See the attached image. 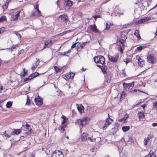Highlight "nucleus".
<instances>
[{"instance_id": "obj_50", "label": "nucleus", "mask_w": 157, "mask_h": 157, "mask_svg": "<svg viewBox=\"0 0 157 157\" xmlns=\"http://www.w3.org/2000/svg\"><path fill=\"white\" fill-rule=\"evenodd\" d=\"M4 136L5 137H7L8 138H9L10 137V136L7 134H6V131H5L4 132Z\"/></svg>"}, {"instance_id": "obj_14", "label": "nucleus", "mask_w": 157, "mask_h": 157, "mask_svg": "<svg viewBox=\"0 0 157 157\" xmlns=\"http://www.w3.org/2000/svg\"><path fill=\"white\" fill-rule=\"evenodd\" d=\"M150 19L151 18L150 17H146L143 18L138 21V23H137V24L141 23L143 22L146 21H148L150 20Z\"/></svg>"}, {"instance_id": "obj_48", "label": "nucleus", "mask_w": 157, "mask_h": 157, "mask_svg": "<svg viewBox=\"0 0 157 157\" xmlns=\"http://www.w3.org/2000/svg\"><path fill=\"white\" fill-rule=\"evenodd\" d=\"M36 59L37 61L36 62L35 64L36 65H37V66H38V65L39 64V63L40 62V60L39 59Z\"/></svg>"}, {"instance_id": "obj_17", "label": "nucleus", "mask_w": 157, "mask_h": 157, "mask_svg": "<svg viewBox=\"0 0 157 157\" xmlns=\"http://www.w3.org/2000/svg\"><path fill=\"white\" fill-rule=\"evenodd\" d=\"M87 135L86 133H83L81 137V139L82 141H84L87 140Z\"/></svg>"}, {"instance_id": "obj_22", "label": "nucleus", "mask_w": 157, "mask_h": 157, "mask_svg": "<svg viewBox=\"0 0 157 157\" xmlns=\"http://www.w3.org/2000/svg\"><path fill=\"white\" fill-rule=\"evenodd\" d=\"M155 155L153 151H150L149 154L145 157H155Z\"/></svg>"}, {"instance_id": "obj_52", "label": "nucleus", "mask_w": 157, "mask_h": 157, "mask_svg": "<svg viewBox=\"0 0 157 157\" xmlns=\"http://www.w3.org/2000/svg\"><path fill=\"white\" fill-rule=\"evenodd\" d=\"M143 49V47L142 46H140L137 48V49L138 50L140 51Z\"/></svg>"}, {"instance_id": "obj_35", "label": "nucleus", "mask_w": 157, "mask_h": 157, "mask_svg": "<svg viewBox=\"0 0 157 157\" xmlns=\"http://www.w3.org/2000/svg\"><path fill=\"white\" fill-rule=\"evenodd\" d=\"M153 108L157 110V101L153 103Z\"/></svg>"}, {"instance_id": "obj_32", "label": "nucleus", "mask_w": 157, "mask_h": 157, "mask_svg": "<svg viewBox=\"0 0 157 157\" xmlns=\"http://www.w3.org/2000/svg\"><path fill=\"white\" fill-rule=\"evenodd\" d=\"M23 73L22 74V77H24L27 75V71H26L25 68L23 69Z\"/></svg>"}, {"instance_id": "obj_21", "label": "nucleus", "mask_w": 157, "mask_h": 157, "mask_svg": "<svg viewBox=\"0 0 157 157\" xmlns=\"http://www.w3.org/2000/svg\"><path fill=\"white\" fill-rule=\"evenodd\" d=\"M90 29L91 30L95 33H97L98 31L96 28L95 25H91L90 26Z\"/></svg>"}, {"instance_id": "obj_8", "label": "nucleus", "mask_w": 157, "mask_h": 157, "mask_svg": "<svg viewBox=\"0 0 157 157\" xmlns=\"http://www.w3.org/2000/svg\"><path fill=\"white\" fill-rule=\"evenodd\" d=\"M52 157H64L63 154L61 151H56L52 154Z\"/></svg>"}, {"instance_id": "obj_40", "label": "nucleus", "mask_w": 157, "mask_h": 157, "mask_svg": "<svg viewBox=\"0 0 157 157\" xmlns=\"http://www.w3.org/2000/svg\"><path fill=\"white\" fill-rule=\"evenodd\" d=\"M5 27H2L0 28V34H1L3 33L5 31Z\"/></svg>"}, {"instance_id": "obj_33", "label": "nucleus", "mask_w": 157, "mask_h": 157, "mask_svg": "<svg viewBox=\"0 0 157 157\" xmlns=\"http://www.w3.org/2000/svg\"><path fill=\"white\" fill-rule=\"evenodd\" d=\"M54 68L55 69V71L56 72V73H58L61 70V69L59 68V67L56 66H55L54 67Z\"/></svg>"}, {"instance_id": "obj_11", "label": "nucleus", "mask_w": 157, "mask_h": 157, "mask_svg": "<svg viewBox=\"0 0 157 157\" xmlns=\"http://www.w3.org/2000/svg\"><path fill=\"white\" fill-rule=\"evenodd\" d=\"M42 100V99L39 96H37V98H35L34 99L36 105L38 106H40L42 104L43 102Z\"/></svg>"}, {"instance_id": "obj_15", "label": "nucleus", "mask_w": 157, "mask_h": 157, "mask_svg": "<svg viewBox=\"0 0 157 157\" xmlns=\"http://www.w3.org/2000/svg\"><path fill=\"white\" fill-rule=\"evenodd\" d=\"M59 19H60L62 21H67L68 20V17L65 14H63L60 15L59 17Z\"/></svg>"}, {"instance_id": "obj_6", "label": "nucleus", "mask_w": 157, "mask_h": 157, "mask_svg": "<svg viewBox=\"0 0 157 157\" xmlns=\"http://www.w3.org/2000/svg\"><path fill=\"white\" fill-rule=\"evenodd\" d=\"M108 58L109 60L114 63H116L118 59L119 55L116 54L113 56L109 55Z\"/></svg>"}, {"instance_id": "obj_54", "label": "nucleus", "mask_w": 157, "mask_h": 157, "mask_svg": "<svg viewBox=\"0 0 157 157\" xmlns=\"http://www.w3.org/2000/svg\"><path fill=\"white\" fill-rule=\"evenodd\" d=\"M77 44V43H75L74 44L71 46V48H74L76 44Z\"/></svg>"}, {"instance_id": "obj_30", "label": "nucleus", "mask_w": 157, "mask_h": 157, "mask_svg": "<svg viewBox=\"0 0 157 157\" xmlns=\"http://www.w3.org/2000/svg\"><path fill=\"white\" fill-rule=\"evenodd\" d=\"M12 104V103L11 101H8L6 104V107L7 108H10Z\"/></svg>"}, {"instance_id": "obj_20", "label": "nucleus", "mask_w": 157, "mask_h": 157, "mask_svg": "<svg viewBox=\"0 0 157 157\" xmlns=\"http://www.w3.org/2000/svg\"><path fill=\"white\" fill-rule=\"evenodd\" d=\"M61 117L63 119V122L62 124L65 126L66 127L67 124V118H66V117L64 115H62Z\"/></svg>"}, {"instance_id": "obj_26", "label": "nucleus", "mask_w": 157, "mask_h": 157, "mask_svg": "<svg viewBox=\"0 0 157 157\" xmlns=\"http://www.w3.org/2000/svg\"><path fill=\"white\" fill-rule=\"evenodd\" d=\"M130 129L129 126H124L122 128V130L124 132H126Z\"/></svg>"}, {"instance_id": "obj_51", "label": "nucleus", "mask_w": 157, "mask_h": 157, "mask_svg": "<svg viewBox=\"0 0 157 157\" xmlns=\"http://www.w3.org/2000/svg\"><path fill=\"white\" fill-rule=\"evenodd\" d=\"M26 104L28 105H29L30 104V101L28 97H27V102Z\"/></svg>"}, {"instance_id": "obj_5", "label": "nucleus", "mask_w": 157, "mask_h": 157, "mask_svg": "<svg viewBox=\"0 0 157 157\" xmlns=\"http://www.w3.org/2000/svg\"><path fill=\"white\" fill-rule=\"evenodd\" d=\"M136 59L138 61V64L139 66L142 67L145 64V60L142 58L141 57H140L139 56H136Z\"/></svg>"}, {"instance_id": "obj_58", "label": "nucleus", "mask_w": 157, "mask_h": 157, "mask_svg": "<svg viewBox=\"0 0 157 157\" xmlns=\"http://www.w3.org/2000/svg\"><path fill=\"white\" fill-rule=\"evenodd\" d=\"M59 129H61V130H62L63 131H64L65 130L64 128V126L63 127H59Z\"/></svg>"}, {"instance_id": "obj_7", "label": "nucleus", "mask_w": 157, "mask_h": 157, "mask_svg": "<svg viewBox=\"0 0 157 157\" xmlns=\"http://www.w3.org/2000/svg\"><path fill=\"white\" fill-rule=\"evenodd\" d=\"M113 121V120L110 118L108 117L105 121V125L103 127V129H106L107 127Z\"/></svg>"}, {"instance_id": "obj_37", "label": "nucleus", "mask_w": 157, "mask_h": 157, "mask_svg": "<svg viewBox=\"0 0 157 157\" xmlns=\"http://www.w3.org/2000/svg\"><path fill=\"white\" fill-rule=\"evenodd\" d=\"M13 33L17 36L19 39H21V36L20 34L17 33V32H14Z\"/></svg>"}, {"instance_id": "obj_43", "label": "nucleus", "mask_w": 157, "mask_h": 157, "mask_svg": "<svg viewBox=\"0 0 157 157\" xmlns=\"http://www.w3.org/2000/svg\"><path fill=\"white\" fill-rule=\"evenodd\" d=\"M96 20L98 18L101 17V16L100 15L93 16L92 17Z\"/></svg>"}, {"instance_id": "obj_49", "label": "nucleus", "mask_w": 157, "mask_h": 157, "mask_svg": "<svg viewBox=\"0 0 157 157\" xmlns=\"http://www.w3.org/2000/svg\"><path fill=\"white\" fill-rule=\"evenodd\" d=\"M119 49L121 53H122L123 52V49L122 48L121 45H120L119 46Z\"/></svg>"}, {"instance_id": "obj_4", "label": "nucleus", "mask_w": 157, "mask_h": 157, "mask_svg": "<svg viewBox=\"0 0 157 157\" xmlns=\"http://www.w3.org/2000/svg\"><path fill=\"white\" fill-rule=\"evenodd\" d=\"M147 59V61L150 63H154L157 62L156 58L152 55H148Z\"/></svg>"}, {"instance_id": "obj_63", "label": "nucleus", "mask_w": 157, "mask_h": 157, "mask_svg": "<svg viewBox=\"0 0 157 157\" xmlns=\"http://www.w3.org/2000/svg\"><path fill=\"white\" fill-rule=\"evenodd\" d=\"M11 0H7L6 1V3H7V4H9V3L10 2Z\"/></svg>"}, {"instance_id": "obj_61", "label": "nucleus", "mask_w": 157, "mask_h": 157, "mask_svg": "<svg viewBox=\"0 0 157 157\" xmlns=\"http://www.w3.org/2000/svg\"><path fill=\"white\" fill-rule=\"evenodd\" d=\"M3 90L2 86H0V93H1L2 90Z\"/></svg>"}, {"instance_id": "obj_29", "label": "nucleus", "mask_w": 157, "mask_h": 157, "mask_svg": "<svg viewBox=\"0 0 157 157\" xmlns=\"http://www.w3.org/2000/svg\"><path fill=\"white\" fill-rule=\"evenodd\" d=\"M96 139H100V138L99 137H97L96 138H93V136H92V138L90 137H88L87 138V139L90 140L91 142H94V141H95Z\"/></svg>"}, {"instance_id": "obj_19", "label": "nucleus", "mask_w": 157, "mask_h": 157, "mask_svg": "<svg viewBox=\"0 0 157 157\" xmlns=\"http://www.w3.org/2000/svg\"><path fill=\"white\" fill-rule=\"evenodd\" d=\"M137 116L139 118V121H140L141 119H143L145 117L144 113L143 112H139L137 114Z\"/></svg>"}, {"instance_id": "obj_41", "label": "nucleus", "mask_w": 157, "mask_h": 157, "mask_svg": "<svg viewBox=\"0 0 157 157\" xmlns=\"http://www.w3.org/2000/svg\"><path fill=\"white\" fill-rule=\"evenodd\" d=\"M153 136L151 134H149L148 135L147 137V138L148 140H149L150 139L152 138L153 137Z\"/></svg>"}, {"instance_id": "obj_53", "label": "nucleus", "mask_w": 157, "mask_h": 157, "mask_svg": "<svg viewBox=\"0 0 157 157\" xmlns=\"http://www.w3.org/2000/svg\"><path fill=\"white\" fill-rule=\"evenodd\" d=\"M125 62L126 65H127L129 62H130V60L129 59H127L126 61H124Z\"/></svg>"}, {"instance_id": "obj_12", "label": "nucleus", "mask_w": 157, "mask_h": 157, "mask_svg": "<svg viewBox=\"0 0 157 157\" xmlns=\"http://www.w3.org/2000/svg\"><path fill=\"white\" fill-rule=\"evenodd\" d=\"M134 86V82H132L129 83H123V86L125 89H129L130 87H133Z\"/></svg>"}, {"instance_id": "obj_42", "label": "nucleus", "mask_w": 157, "mask_h": 157, "mask_svg": "<svg viewBox=\"0 0 157 157\" xmlns=\"http://www.w3.org/2000/svg\"><path fill=\"white\" fill-rule=\"evenodd\" d=\"M36 11H33L31 14V16L32 17H34L37 15V14Z\"/></svg>"}, {"instance_id": "obj_57", "label": "nucleus", "mask_w": 157, "mask_h": 157, "mask_svg": "<svg viewBox=\"0 0 157 157\" xmlns=\"http://www.w3.org/2000/svg\"><path fill=\"white\" fill-rule=\"evenodd\" d=\"M34 8L36 10H37L38 9H39L38 4L36 5V6H34Z\"/></svg>"}, {"instance_id": "obj_13", "label": "nucleus", "mask_w": 157, "mask_h": 157, "mask_svg": "<svg viewBox=\"0 0 157 157\" xmlns=\"http://www.w3.org/2000/svg\"><path fill=\"white\" fill-rule=\"evenodd\" d=\"M97 66L100 68L101 69L102 72L104 74H107V67L105 65L101 66L100 65H97Z\"/></svg>"}, {"instance_id": "obj_9", "label": "nucleus", "mask_w": 157, "mask_h": 157, "mask_svg": "<svg viewBox=\"0 0 157 157\" xmlns=\"http://www.w3.org/2000/svg\"><path fill=\"white\" fill-rule=\"evenodd\" d=\"M72 4V2L71 1L69 0L66 1L64 4L65 9L66 10L69 9L71 7Z\"/></svg>"}, {"instance_id": "obj_59", "label": "nucleus", "mask_w": 157, "mask_h": 157, "mask_svg": "<svg viewBox=\"0 0 157 157\" xmlns=\"http://www.w3.org/2000/svg\"><path fill=\"white\" fill-rule=\"evenodd\" d=\"M26 128H31L30 125L28 124H26L25 125Z\"/></svg>"}, {"instance_id": "obj_45", "label": "nucleus", "mask_w": 157, "mask_h": 157, "mask_svg": "<svg viewBox=\"0 0 157 157\" xmlns=\"http://www.w3.org/2000/svg\"><path fill=\"white\" fill-rule=\"evenodd\" d=\"M37 11V16L38 17H40L41 16V12L39 10V9H38L36 10Z\"/></svg>"}, {"instance_id": "obj_47", "label": "nucleus", "mask_w": 157, "mask_h": 157, "mask_svg": "<svg viewBox=\"0 0 157 157\" xmlns=\"http://www.w3.org/2000/svg\"><path fill=\"white\" fill-rule=\"evenodd\" d=\"M110 28V26H109L108 23H106V28L105 29V30H108Z\"/></svg>"}, {"instance_id": "obj_2", "label": "nucleus", "mask_w": 157, "mask_h": 157, "mask_svg": "<svg viewBox=\"0 0 157 157\" xmlns=\"http://www.w3.org/2000/svg\"><path fill=\"white\" fill-rule=\"evenodd\" d=\"M88 118L87 117H82L77 119V122L79 125H81L82 126H84L87 124Z\"/></svg>"}, {"instance_id": "obj_16", "label": "nucleus", "mask_w": 157, "mask_h": 157, "mask_svg": "<svg viewBox=\"0 0 157 157\" xmlns=\"http://www.w3.org/2000/svg\"><path fill=\"white\" fill-rule=\"evenodd\" d=\"M121 40L124 41H125L127 38V36H126V33L125 32H122L121 33Z\"/></svg>"}, {"instance_id": "obj_25", "label": "nucleus", "mask_w": 157, "mask_h": 157, "mask_svg": "<svg viewBox=\"0 0 157 157\" xmlns=\"http://www.w3.org/2000/svg\"><path fill=\"white\" fill-rule=\"evenodd\" d=\"M78 106L77 109L79 112L80 113H82L83 111V106L82 105H81L80 106H78V105L77 104Z\"/></svg>"}, {"instance_id": "obj_64", "label": "nucleus", "mask_w": 157, "mask_h": 157, "mask_svg": "<svg viewBox=\"0 0 157 157\" xmlns=\"http://www.w3.org/2000/svg\"><path fill=\"white\" fill-rule=\"evenodd\" d=\"M121 44L123 46H125V45L124 44V42H122V43H121Z\"/></svg>"}, {"instance_id": "obj_10", "label": "nucleus", "mask_w": 157, "mask_h": 157, "mask_svg": "<svg viewBox=\"0 0 157 157\" xmlns=\"http://www.w3.org/2000/svg\"><path fill=\"white\" fill-rule=\"evenodd\" d=\"M20 12L21 11L19 10L17 12L15 13L14 14H13L11 15L12 20L14 21H17L18 19V17L19 16V14Z\"/></svg>"}, {"instance_id": "obj_62", "label": "nucleus", "mask_w": 157, "mask_h": 157, "mask_svg": "<svg viewBox=\"0 0 157 157\" xmlns=\"http://www.w3.org/2000/svg\"><path fill=\"white\" fill-rule=\"evenodd\" d=\"M123 73V74L124 75V76H125L126 75V73L125 72V70H122Z\"/></svg>"}, {"instance_id": "obj_27", "label": "nucleus", "mask_w": 157, "mask_h": 157, "mask_svg": "<svg viewBox=\"0 0 157 157\" xmlns=\"http://www.w3.org/2000/svg\"><path fill=\"white\" fill-rule=\"evenodd\" d=\"M26 129L28 131L25 132L26 134L27 135L30 134L31 132L32 131V129L31 128H26Z\"/></svg>"}, {"instance_id": "obj_18", "label": "nucleus", "mask_w": 157, "mask_h": 157, "mask_svg": "<svg viewBox=\"0 0 157 157\" xmlns=\"http://www.w3.org/2000/svg\"><path fill=\"white\" fill-rule=\"evenodd\" d=\"M21 132V129H14L13 131L12 132L11 135H18Z\"/></svg>"}, {"instance_id": "obj_55", "label": "nucleus", "mask_w": 157, "mask_h": 157, "mask_svg": "<svg viewBox=\"0 0 157 157\" xmlns=\"http://www.w3.org/2000/svg\"><path fill=\"white\" fill-rule=\"evenodd\" d=\"M146 106H147V105L146 104H144L141 106V107H143V109H144L146 107Z\"/></svg>"}, {"instance_id": "obj_44", "label": "nucleus", "mask_w": 157, "mask_h": 157, "mask_svg": "<svg viewBox=\"0 0 157 157\" xmlns=\"http://www.w3.org/2000/svg\"><path fill=\"white\" fill-rule=\"evenodd\" d=\"M149 140L147 138L145 139L144 140V144L145 145H147V142Z\"/></svg>"}, {"instance_id": "obj_39", "label": "nucleus", "mask_w": 157, "mask_h": 157, "mask_svg": "<svg viewBox=\"0 0 157 157\" xmlns=\"http://www.w3.org/2000/svg\"><path fill=\"white\" fill-rule=\"evenodd\" d=\"M18 47V44L13 45L11 48V50H13L14 49L16 48L17 47Z\"/></svg>"}, {"instance_id": "obj_28", "label": "nucleus", "mask_w": 157, "mask_h": 157, "mask_svg": "<svg viewBox=\"0 0 157 157\" xmlns=\"http://www.w3.org/2000/svg\"><path fill=\"white\" fill-rule=\"evenodd\" d=\"M6 17L5 16H2L0 17V22H2L3 21H6Z\"/></svg>"}, {"instance_id": "obj_1", "label": "nucleus", "mask_w": 157, "mask_h": 157, "mask_svg": "<svg viewBox=\"0 0 157 157\" xmlns=\"http://www.w3.org/2000/svg\"><path fill=\"white\" fill-rule=\"evenodd\" d=\"M94 60L96 63L101 64L102 65L104 63L105 61L104 57L101 56H95L94 58Z\"/></svg>"}, {"instance_id": "obj_46", "label": "nucleus", "mask_w": 157, "mask_h": 157, "mask_svg": "<svg viewBox=\"0 0 157 157\" xmlns=\"http://www.w3.org/2000/svg\"><path fill=\"white\" fill-rule=\"evenodd\" d=\"M37 67V65H36L35 64L33 65L32 67V69L33 70H35Z\"/></svg>"}, {"instance_id": "obj_60", "label": "nucleus", "mask_w": 157, "mask_h": 157, "mask_svg": "<svg viewBox=\"0 0 157 157\" xmlns=\"http://www.w3.org/2000/svg\"><path fill=\"white\" fill-rule=\"evenodd\" d=\"M67 52H64L62 53V55H66L67 54Z\"/></svg>"}, {"instance_id": "obj_3", "label": "nucleus", "mask_w": 157, "mask_h": 157, "mask_svg": "<svg viewBox=\"0 0 157 157\" xmlns=\"http://www.w3.org/2000/svg\"><path fill=\"white\" fill-rule=\"evenodd\" d=\"M52 44V40H47L44 42V45L43 48H39V47H37L36 48V51H40L43 50L46 47H49Z\"/></svg>"}, {"instance_id": "obj_23", "label": "nucleus", "mask_w": 157, "mask_h": 157, "mask_svg": "<svg viewBox=\"0 0 157 157\" xmlns=\"http://www.w3.org/2000/svg\"><path fill=\"white\" fill-rule=\"evenodd\" d=\"M75 75V74H74L73 73L71 72L69 73V74H68L67 75V76H66V78L67 79H68L70 78L72 79L74 77Z\"/></svg>"}, {"instance_id": "obj_34", "label": "nucleus", "mask_w": 157, "mask_h": 157, "mask_svg": "<svg viewBox=\"0 0 157 157\" xmlns=\"http://www.w3.org/2000/svg\"><path fill=\"white\" fill-rule=\"evenodd\" d=\"M127 117L126 118H125V117H124L123 118H122L120 120H119L118 121L120 122H124L126 120V119L128 117V115H126Z\"/></svg>"}, {"instance_id": "obj_36", "label": "nucleus", "mask_w": 157, "mask_h": 157, "mask_svg": "<svg viewBox=\"0 0 157 157\" xmlns=\"http://www.w3.org/2000/svg\"><path fill=\"white\" fill-rule=\"evenodd\" d=\"M32 79V78L30 76H29L28 78H25L24 80V82H25L27 81H30Z\"/></svg>"}, {"instance_id": "obj_31", "label": "nucleus", "mask_w": 157, "mask_h": 157, "mask_svg": "<svg viewBox=\"0 0 157 157\" xmlns=\"http://www.w3.org/2000/svg\"><path fill=\"white\" fill-rule=\"evenodd\" d=\"M39 74L37 72H35L34 73L32 74L30 76H31V77L32 78H34L36 76H37Z\"/></svg>"}, {"instance_id": "obj_56", "label": "nucleus", "mask_w": 157, "mask_h": 157, "mask_svg": "<svg viewBox=\"0 0 157 157\" xmlns=\"http://www.w3.org/2000/svg\"><path fill=\"white\" fill-rule=\"evenodd\" d=\"M152 125L154 127L157 126V122L156 123H152Z\"/></svg>"}, {"instance_id": "obj_38", "label": "nucleus", "mask_w": 157, "mask_h": 157, "mask_svg": "<svg viewBox=\"0 0 157 157\" xmlns=\"http://www.w3.org/2000/svg\"><path fill=\"white\" fill-rule=\"evenodd\" d=\"M8 4H7V3H6L5 5L2 6V8L4 10L6 9L8 7Z\"/></svg>"}, {"instance_id": "obj_24", "label": "nucleus", "mask_w": 157, "mask_h": 157, "mask_svg": "<svg viewBox=\"0 0 157 157\" xmlns=\"http://www.w3.org/2000/svg\"><path fill=\"white\" fill-rule=\"evenodd\" d=\"M134 34L136 36L139 40H140L141 39L140 36L139 34V32L138 30H135Z\"/></svg>"}]
</instances>
